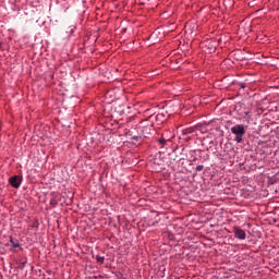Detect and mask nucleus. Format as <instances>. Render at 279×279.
I'll return each mask as SVG.
<instances>
[{"label": "nucleus", "mask_w": 279, "mask_h": 279, "mask_svg": "<svg viewBox=\"0 0 279 279\" xmlns=\"http://www.w3.org/2000/svg\"><path fill=\"white\" fill-rule=\"evenodd\" d=\"M50 205L58 206V201H56V198L50 199Z\"/></svg>", "instance_id": "obj_14"}, {"label": "nucleus", "mask_w": 279, "mask_h": 279, "mask_svg": "<svg viewBox=\"0 0 279 279\" xmlns=\"http://www.w3.org/2000/svg\"><path fill=\"white\" fill-rule=\"evenodd\" d=\"M234 112L238 114L239 119H245L250 114V108L243 102H238L234 108Z\"/></svg>", "instance_id": "obj_3"}, {"label": "nucleus", "mask_w": 279, "mask_h": 279, "mask_svg": "<svg viewBox=\"0 0 279 279\" xmlns=\"http://www.w3.org/2000/svg\"><path fill=\"white\" fill-rule=\"evenodd\" d=\"M96 260H97V263H100V265H104L106 257L97 255Z\"/></svg>", "instance_id": "obj_11"}, {"label": "nucleus", "mask_w": 279, "mask_h": 279, "mask_svg": "<svg viewBox=\"0 0 279 279\" xmlns=\"http://www.w3.org/2000/svg\"><path fill=\"white\" fill-rule=\"evenodd\" d=\"M31 227H33V228H38V220H35V221L31 225Z\"/></svg>", "instance_id": "obj_15"}, {"label": "nucleus", "mask_w": 279, "mask_h": 279, "mask_svg": "<svg viewBox=\"0 0 279 279\" xmlns=\"http://www.w3.org/2000/svg\"><path fill=\"white\" fill-rule=\"evenodd\" d=\"M154 124L149 121V119L142 120L137 126L135 128L137 135H133L132 141H141L142 138H148L151 134Z\"/></svg>", "instance_id": "obj_1"}, {"label": "nucleus", "mask_w": 279, "mask_h": 279, "mask_svg": "<svg viewBox=\"0 0 279 279\" xmlns=\"http://www.w3.org/2000/svg\"><path fill=\"white\" fill-rule=\"evenodd\" d=\"M193 132H195V129H193V128H187V129H184V130L182 131V134H183V136H189V134H193Z\"/></svg>", "instance_id": "obj_9"}, {"label": "nucleus", "mask_w": 279, "mask_h": 279, "mask_svg": "<svg viewBox=\"0 0 279 279\" xmlns=\"http://www.w3.org/2000/svg\"><path fill=\"white\" fill-rule=\"evenodd\" d=\"M10 243L12 247H21V243H19V240H14L13 238H10Z\"/></svg>", "instance_id": "obj_10"}, {"label": "nucleus", "mask_w": 279, "mask_h": 279, "mask_svg": "<svg viewBox=\"0 0 279 279\" xmlns=\"http://www.w3.org/2000/svg\"><path fill=\"white\" fill-rule=\"evenodd\" d=\"M234 141L235 143H243V135H235Z\"/></svg>", "instance_id": "obj_12"}, {"label": "nucleus", "mask_w": 279, "mask_h": 279, "mask_svg": "<svg viewBox=\"0 0 279 279\" xmlns=\"http://www.w3.org/2000/svg\"><path fill=\"white\" fill-rule=\"evenodd\" d=\"M231 132L235 135H243L245 134V126L243 124H236L231 128Z\"/></svg>", "instance_id": "obj_6"}, {"label": "nucleus", "mask_w": 279, "mask_h": 279, "mask_svg": "<svg viewBox=\"0 0 279 279\" xmlns=\"http://www.w3.org/2000/svg\"><path fill=\"white\" fill-rule=\"evenodd\" d=\"M233 234L239 241H245L247 238L245 230L241 229V227H233Z\"/></svg>", "instance_id": "obj_5"}, {"label": "nucleus", "mask_w": 279, "mask_h": 279, "mask_svg": "<svg viewBox=\"0 0 279 279\" xmlns=\"http://www.w3.org/2000/svg\"><path fill=\"white\" fill-rule=\"evenodd\" d=\"M9 184H11L13 189H19L21 186V180H19V177L13 175L9 179Z\"/></svg>", "instance_id": "obj_7"}, {"label": "nucleus", "mask_w": 279, "mask_h": 279, "mask_svg": "<svg viewBox=\"0 0 279 279\" xmlns=\"http://www.w3.org/2000/svg\"><path fill=\"white\" fill-rule=\"evenodd\" d=\"M156 143L160 148L167 147V143H169V140L165 138L163 136L156 138Z\"/></svg>", "instance_id": "obj_8"}, {"label": "nucleus", "mask_w": 279, "mask_h": 279, "mask_svg": "<svg viewBox=\"0 0 279 279\" xmlns=\"http://www.w3.org/2000/svg\"><path fill=\"white\" fill-rule=\"evenodd\" d=\"M195 171H198V172L204 171V166L202 165L196 166Z\"/></svg>", "instance_id": "obj_13"}, {"label": "nucleus", "mask_w": 279, "mask_h": 279, "mask_svg": "<svg viewBox=\"0 0 279 279\" xmlns=\"http://www.w3.org/2000/svg\"><path fill=\"white\" fill-rule=\"evenodd\" d=\"M147 119L153 125H163V123H167L169 116L167 113H153Z\"/></svg>", "instance_id": "obj_2"}, {"label": "nucleus", "mask_w": 279, "mask_h": 279, "mask_svg": "<svg viewBox=\"0 0 279 279\" xmlns=\"http://www.w3.org/2000/svg\"><path fill=\"white\" fill-rule=\"evenodd\" d=\"M202 45L203 47H206L208 49L209 53H213L217 50L219 43H217V40H214V39H208L204 41Z\"/></svg>", "instance_id": "obj_4"}]
</instances>
